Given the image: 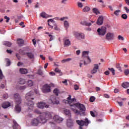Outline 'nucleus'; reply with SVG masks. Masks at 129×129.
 Masks as SVG:
<instances>
[{
  "mask_svg": "<svg viewBox=\"0 0 129 129\" xmlns=\"http://www.w3.org/2000/svg\"><path fill=\"white\" fill-rule=\"evenodd\" d=\"M50 119H53L52 114L49 112H46L43 115H40L36 118L33 119L31 124L34 126H39L41 124H45L48 120Z\"/></svg>",
  "mask_w": 129,
  "mask_h": 129,
  "instance_id": "1",
  "label": "nucleus"
},
{
  "mask_svg": "<svg viewBox=\"0 0 129 129\" xmlns=\"http://www.w3.org/2000/svg\"><path fill=\"white\" fill-rule=\"evenodd\" d=\"M71 109L76 114H81V112L84 113L85 110H86L85 106L80 103H76L74 105H71Z\"/></svg>",
  "mask_w": 129,
  "mask_h": 129,
  "instance_id": "2",
  "label": "nucleus"
},
{
  "mask_svg": "<svg viewBox=\"0 0 129 129\" xmlns=\"http://www.w3.org/2000/svg\"><path fill=\"white\" fill-rule=\"evenodd\" d=\"M34 95V92L32 91L29 92L26 95V98L27 100V106L28 108L30 110H32L34 108V102L31 99H34V98L32 97Z\"/></svg>",
  "mask_w": 129,
  "mask_h": 129,
  "instance_id": "3",
  "label": "nucleus"
},
{
  "mask_svg": "<svg viewBox=\"0 0 129 129\" xmlns=\"http://www.w3.org/2000/svg\"><path fill=\"white\" fill-rule=\"evenodd\" d=\"M14 97L15 99V102L16 105L15 106V111L17 113H20L22 110V108L21 106L19 104L22 103V99H21V96L19 94H14Z\"/></svg>",
  "mask_w": 129,
  "mask_h": 129,
  "instance_id": "4",
  "label": "nucleus"
},
{
  "mask_svg": "<svg viewBox=\"0 0 129 129\" xmlns=\"http://www.w3.org/2000/svg\"><path fill=\"white\" fill-rule=\"evenodd\" d=\"M76 122L77 124H78L79 125H80V126H84V125H85L86 126H87V125H88V124L90 123L91 121L90 120H88V118H86L85 119V120H77Z\"/></svg>",
  "mask_w": 129,
  "mask_h": 129,
  "instance_id": "5",
  "label": "nucleus"
},
{
  "mask_svg": "<svg viewBox=\"0 0 129 129\" xmlns=\"http://www.w3.org/2000/svg\"><path fill=\"white\" fill-rule=\"evenodd\" d=\"M48 100L50 104H53V105H58V104H60V101L54 96H51Z\"/></svg>",
  "mask_w": 129,
  "mask_h": 129,
  "instance_id": "6",
  "label": "nucleus"
},
{
  "mask_svg": "<svg viewBox=\"0 0 129 129\" xmlns=\"http://www.w3.org/2000/svg\"><path fill=\"white\" fill-rule=\"evenodd\" d=\"M41 90L43 93H49L51 92V86L49 84H45L42 86Z\"/></svg>",
  "mask_w": 129,
  "mask_h": 129,
  "instance_id": "7",
  "label": "nucleus"
},
{
  "mask_svg": "<svg viewBox=\"0 0 129 129\" xmlns=\"http://www.w3.org/2000/svg\"><path fill=\"white\" fill-rule=\"evenodd\" d=\"M63 102H64V103H68V104H69V105H70V106L71 107V105H74V104H71V103H72V102H76V99L75 98L71 99V96L69 95V97L67 98V100H64Z\"/></svg>",
  "mask_w": 129,
  "mask_h": 129,
  "instance_id": "8",
  "label": "nucleus"
},
{
  "mask_svg": "<svg viewBox=\"0 0 129 129\" xmlns=\"http://www.w3.org/2000/svg\"><path fill=\"white\" fill-rule=\"evenodd\" d=\"M97 32L99 36L102 37L103 36H104V35H105L106 33V28L102 27L101 28H98L97 30Z\"/></svg>",
  "mask_w": 129,
  "mask_h": 129,
  "instance_id": "9",
  "label": "nucleus"
},
{
  "mask_svg": "<svg viewBox=\"0 0 129 129\" xmlns=\"http://www.w3.org/2000/svg\"><path fill=\"white\" fill-rule=\"evenodd\" d=\"M49 105L46 104L44 102H39L37 103V107L40 109H44V108H49Z\"/></svg>",
  "mask_w": 129,
  "mask_h": 129,
  "instance_id": "10",
  "label": "nucleus"
},
{
  "mask_svg": "<svg viewBox=\"0 0 129 129\" xmlns=\"http://www.w3.org/2000/svg\"><path fill=\"white\" fill-rule=\"evenodd\" d=\"M74 35L78 40H83L85 38V35L82 33L74 32Z\"/></svg>",
  "mask_w": 129,
  "mask_h": 129,
  "instance_id": "11",
  "label": "nucleus"
},
{
  "mask_svg": "<svg viewBox=\"0 0 129 129\" xmlns=\"http://www.w3.org/2000/svg\"><path fill=\"white\" fill-rule=\"evenodd\" d=\"M53 120L55 122H62V120H64V119L63 118L60 117L58 115H54V116L53 117Z\"/></svg>",
  "mask_w": 129,
  "mask_h": 129,
  "instance_id": "12",
  "label": "nucleus"
},
{
  "mask_svg": "<svg viewBox=\"0 0 129 129\" xmlns=\"http://www.w3.org/2000/svg\"><path fill=\"white\" fill-rule=\"evenodd\" d=\"M114 38V34L112 33L109 32L106 35V39L108 41H111V40H113Z\"/></svg>",
  "mask_w": 129,
  "mask_h": 129,
  "instance_id": "13",
  "label": "nucleus"
},
{
  "mask_svg": "<svg viewBox=\"0 0 129 129\" xmlns=\"http://www.w3.org/2000/svg\"><path fill=\"white\" fill-rule=\"evenodd\" d=\"M67 125L68 127H72L74 125V123H73V120L70 118L67 119Z\"/></svg>",
  "mask_w": 129,
  "mask_h": 129,
  "instance_id": "14",
  "label": "nucleus"
},
{
  "mask_svg": "<svg viewBox=\"0 0 129 129\" xmlns=\"http://www.w3.org/2000/svg\"><path fill=\"white\" fill-rule=\"evenodd\" d=\"M48 25L49 26V27L51 28V29H53V28H54L53 26L51 25V23L53 24V25H55V24H56V22L54 21V19H49L48 21Z\"/></svg>",
  "mask_w": 129,
  "mask_h": 129,
  "instance_id": "15",
  "label": "nucleus"
},
{
  "mask_svg": "<svg viewBox=\"0 0 129 129\" xmlns=\"http://www.w3.org/2000/svg\"><path fill=\"white\" fill-rule=\"evenodd\" d=\"M103 24V17L100 16L97 21V25L98 26H101Z\"/></svg>",
  "mask_w": 129,
  "mask_h": 129,
  "instance_id": "16",
  "label": "nucleus"
},
{
  "mask_svg": "<svg viewBox=\"0 0 129 129\" xmlns=\"http://www.w3.org/2000/svg\"><path fill=\"white\" fill-rule=\"evenodd\" d=\"M98 68H99L98 64H94L93 70L91 71V74H95V73L97 72V70H98Z\"/></svg>",
  "mask_w": 129,
  "mask_h": 129,
  "instance_id": "17",
  "label": "nucleus"
},
{
  "mask_svg": "<svg viewBox=\"0 0 129 129\" xmlns=\"http://www.w3.org/2000/svg\"><path fill=\"white\" fill-rule=\"evenodd\" d=\"M40 17H42L43 19H48V18H51L53 17L52 15H48V14H46L45 12H42L40 14Z\"/></svg>",
  "mask_w": 129,
  "mask_h": 129,
  "instance_id": "18",
  "label": "nucleus"
},
{
  "mask_svg": "<svg viewBox=\"0 0 129 129\" xmlns=\"http://www.w3.org/2000/svg\"><path fill=\"white\" fill-rule=\"evenodd\" d=\"M89 54V51H83L82 53L83 57L88 58V60H89V62H91V60L90 59V58L88 57V54Z\"/></svg>",
  "mask_w": 129,
  "mask_h": 129,
  "instance_id": "19",
  "label": "nucleus"
},
{
  "mask_svg": "<svg viewBox=\"0 0 129 129\" xmlns=\"http://www.w3.org/2000/svg\"><path fill=\"white\" fill-rule=\"evenodd\" d=\"M71 45V42L69 39H66L64 41V47H68Z\"/></svg>",
  "mask_w": 129,
  "mask_h": 129,
  "instance_id": "20",
  "label": "nucleus"
},
{
  "mask_svg": "<svg viewBox=\"0 0 129 129\" xmlns=\"http://www.w3.org/2000/svg\"><path fill=\"white\" fill-rule=\"evenodd\" d=\"M13 123L14 125L13 126V129H20L21 128V127L20 126V125L17 123V121L16 120H13Z\"/></svg>",
  "mask_w": 129,
  "mask_h": 129,
  "instance_id": "21",
  "label": "nucleus"
},
{
  "mask_svg": "<svg viewBox=\"0 0 129 129\" xmlns=\"http://www.w3.org/2000/svg\"><path fill=\"white\" fill-rule=\"evenodd\" d=\"M26 55L27 56H28L29 59H35V55H34V53H33V52H27Z\"/></svg>",
  "mask_w": 129,
  "mask_h": 129,
  "instance_id": "22",
  "label": "nucleus"
},
{
  "mask_svg": "<svg viewBox=\"0 0 129 129\" xmlns=\"http://www.w3.org/2000/svg\"><path fill=\"white\" fill-rule=\"evenodd\" d=\"M9 106H11V103L9 102L3 103L2 104V107L3 108H8Z\"/></svg>",
  "mask_w": 129,
  "mask_h": 129,
  "instance_id": "23",
  "label": "nucleus"
},
{
  "mask_svg": "<svg viewBox=\"0 0 129 129\" xmlns=\"http://www.w3.org/2000/svg\"><path fill=\"white\" fill-rule=\"evenodd\" d=\"M19 71L21 74H27V73H28V70L27 69L21 68Z\"/></svg>",
  "mask_w": 129,
  "mask_h": 129,
  "instance_id": "24",
  "label": "nucleus"
},
{
  "mask_svg": "<svg viewBox=\"0 0 129 129\" xmlns=\"http://www.w3.org/2000/svg\"><path fill=\"white\" fill-rule=\"evenodd\" d=\"M123 88H128L129 87V83L127 82H123L121 85Z\"/></svg>",
  "mask_w": 129,
  "mask_h": 129,
  "instance_id": "25",
  "label": "nucleus"
},
{
  "mask_svg": "<svg viewBox=\"0 0 129 129\" xmlns=\"http://www.w3.org/2000/svg\"><path fill=\"white\" fill-rule=\"evenodd\" d=\"M18 41V44L19 45V46H24V40H23V39H18L17 40Z\"/></svg>",
  "mask_w": 129,
  "mask_h": 129,
  "instance_id": "26",
  "label": "nucleus"
},
{
  "mask_svg": "<svg viewBox=\"0 0 129 129\" xmlns=\"http://www.w3.org/2000/svg\"><path fill=\"white\" fill-rule=\"evenodd\" d=\"M64 114H66V115L71 116V113L70 112V110L68 109H66L64 110Z\"/></svg>",
  "mask_w": 129,
  "mask_h": 129,
  "instance_id": "27",
  "label": "nucleus"
},
{
  "mask_svg": "<svg viewBox=\"0 0 129 129\" xmlns=\"http://www.w3.org/2000/svg\"><path fill=\"white\" fill-rule=\"evenodd\" d=\"M64 26L66 30H68L69 28V23L67 21H65L64 23Z\"/></svg>",
  "mask_w": 129,
  "mask_h": 129,
  "instance_id": "28",
  "label": "nucleus"
},
{
  "mask_svg": "<svg viewBox=\"0 0 129 129\" xmlns=\"http://www.w3.org/2000/svg\"><path fill=\"white\" fill-rule=\"evenodd\" d=\"M39 68L40 69H39L38 70V74H39V75H41V76L43 75V71H42V69H43V67L40 66Z\"/></svg>",
  "mask_w": 129,
  "mask_h": 129,
  "instance_id": "29",
  "label": "nucleus"
},
{
  "mask_svg": "<svg viewBox=\"0 0 129 129\" xmlns=\"http://www.w3.org/2000/svg\"><path fill=\"white\" fill-rule=\"evenodd\" d=\"M27 85L28 87H31V86H33L34 83L33 82V81L29 80L28 81Z\"/></svg>",
  "mask_w": 129,
  "mask_h": 129,
  "instance_id": "30",
  "label": "nucleus"
},
{
  "mask_svg": "<svg viewBox=\"0 0 129 129\" xmlns=\"http://www.w3.org/2000/svg\"><path fill=\"white\" fill-rule=\"evenodd\" d=\"M54 72L56 73H59V75L61 76V75H62V73L61 72V70H59V69H58L57 68H55L54 70Z\"/></svg>",
  "mask_w": 129,
  "mask_h": 129,
  "instance_id": "31",
  "label": "nucleus"
},
{
  "mask_svg": "<svg viewBox=\"0 0 129 129\" xmlns=\"http://www.w3.org/2000/svg\"><path fill=\"white\" fill-rule=\"evenodd\" d=\"M53 93H54V94H55L56 96H58V95H59V93H60V91L57 89H55L53 90Z\"/></svg>",
  "mask_w": 129,
  "mask_h": 129,
  "instance_id": "32",
  "label": "nucleus"
},
{
  "mask_svg": "<svg viewBox=\"0 0 129 129\" xmlns=\"http://www.w3.org/2000/svg\"><path fill=\"white\" fill-rule=\"evenodd\" d=\"M4 45H5V46H7L8 47H11L12 46V43L9 41H5L4 43Z\"/></svg>",
  "mask_w": 129,
  "mask_h": 129,
  "instance_id": "33",
  "label": "nucleus"
},
{
  "mask_svg": "<svg viewBox=\"0 0 129 129\" xmlns=\"http://www.w3.org/2000/svg\"><path fill=\"white\" fill-rule=\"evenodd\" d=\"M109 71H110L113 75H115V70L113 68H108V69Z\"/></svg>",
  "mask_w": 129,
  "mask_h": 129,
  "instance_id": "34",
  "label": "nucleus"
},
{
  "mask_svg": "<svg viewBox=\"0 0 129 129\" xmlns=\"http://www.w3.org/2000/svg\"><path fill=\"white\" fill-rule=\"evenodd\" d=\"M71 60H72V58H69L67 59H64L62 60H61L62 63H65L66 62H69L70 61H71Z\"/></svg>",
  "mask_w": 129,
  "mask_h": 129,
  "instance_id": "35",
  "label": "nucleus"
},
{
  "mask_svg": "<svg viewBox=\"0 0 129 129\" xmlns=\"http://www.w3.org/2000/svg\"><path fill=\"white\" fill-rule=\"evenodd\" d=\"M93 13H94V14H96V15H98V14H100L99 11L96 8L93 9Z\"/></svg>",
  "mask_w": 129,
  "mask_h": 129,
  "instance_id": "36",
  "label": "nucleus"
},
{
  "mask_svg": "<svg viewBox=\"0 0 129 129\" xmlns=\"http://www.w3.org/2000/svg\"><path fill=\"white\" fill-rule=\"evenodd\" d=\"M5 61L6 62L7 66H10L11 65V60L9 58H6Z\"/></svg>",
  "mask_w": 129,
  "mask_h": 129,
  "instance_id": "37",
  "label": "nucleus"
},
{
  "mask_svg": "<svg viewBox=\"0 0 129 129\" xmlns=\"http://www.w3.org/2000/svg\"><path fill=\"white\" fill-rule=\"evenodd\" d=\"M90 11V8L88 7H86L83 9V12H87Z\"/></svg>",
  "mask_w": 129,
  "mask_h": 129,
  "instance_id": "38",
  "label": "nucleus"
},
{
  "mask_svg": "<svg viewBox=\"0 0 129 129\" xmlns=\"http://www.w3.org/2000/svg\"><path fill=\"white\" fill-rule=\"evenodd\" d=\"M5 78V76H4V75L3 74V72L2 71V70L0 69V79H4Z\"/></svg>",
  "mask_w": 129,
  "mask_h": 129,
  "instance_id": "39",
  "label": "nucleus"
},
{
  "mask_svg": "<svg viewBox=\"0 0 129 129\" xmlns=\"http://www.w3.org/2000/svg\"><path fill=\"white\" fill-rule=\"evenodd\" d=\"M119 13H120V10H118L114 12V14L115 15V16H118V15H119Z\"/></svg>",
  "mask_w": 129,
  "mask_h": 129,
  "instance_id": "40",
  "label": "nucleus"
},
{
  "mask_svg": "<svg viewBox=\"0 0 129 129\" xmlns=\"http://www.w3.org/2000/svg\"><path fill=\"white\" fill-rule=\"evenodd\" d=\"M121 18L124 20H126L127 19V15L126 14H123L121 15Z\"/></svg>",
  "mask_w": 129,
  "mask_h": 129,
  "instance_id": "41",
  "label": "nucleus"
},
{
  "mask_svg": "<svg viewBox=\"0 0 129 129\" xmlns=\"http://www.w3.org/2000/svg\"><path fill=\"white\" fill-rule=\"evenodd\" d=\"M124 73L125 75H128L129 74V69H127L124 70Z\"/></svg>",
  "mask_w": 129,
  "mask_h": 129,
  "instance_id": "42",
  "label": "nucleus"
},
{
  "mask_svg": "<svg viewBox=\"0 0 129 129\" xmlns=\"http://www.w3.org/2000/svg\"><path fill=\"white\" fill-rule=\"evenodd\" d=\"M95 100V97L92 96L90 97V102H93V101H94Z\"/></svg>",
  "mask_w": 129,
  "mask_h": 129,
  "instance_id": "43",
  "label": "nucleus"
},
{
  "mask_svg": "<svg viewBox=\"0 0 129 129\" xmlns=\"http://www.w3.org/2000/svg\"><path fill=\"white\" fill-rule=\"evenodd\" d=\"M34 112L35 113H37V114H41L42 113V112H41V111L38 110V109H36L34 110Z\"/></svg>",
  "mask_w": 129,
  "mask_h": 129,
  "instance_id": "44",
  "label": "nucleus"
},
{
  "mask_svg": "<svg viewBox=\"0 0 129 129\" xmlns=\"http://www.w3.org/2000/svg\"><path fill=\"white\" fill-rule=\"evenodd\" d=\"M118 40H121V41H123V40H124V38H123V37L121 36V35H119L118 36Z\"/></svg>",
  "mask_w": 129,
  "mask_h": 129,
  "instance_id": "45",
  "label": "nucleus"
},
{
  "mask_svg": "<svg viewBox=\"0 0 129 129\" xmlns=\"http://www.w3.org/2000/svg\"><path fill=\"white\" fill-rule=\"evenodd\" d=\"M116 68L119 71H121V67H120V64H117Z\"/></svg>",
  "mask_w": 129,
  "mask_h": 129,
  "instance_id": "46",
  "label": "nucleus"
},
{
  "mask_svg": "<svg viewBox=\"0 0 129 129\" xmlns=\"http://www.w3.org/2000/svg\"><path fill=\"white\" fill-rule=\"evenodd\" d=\"M8 97H9V95L8 94L6 93L4 94L3 98H4V99H7Z\"/></svg>",
  "mask_w": 129,
  "mask_h": 129,
  "instance_id": "47",
  "label": "nucleus"
},
{
  "mask_svg": "<svg viewBox=\"0 0 129 129\" xmlns=\"http://www.w3.org/2000/svg\"><path fill=\"white\" fill-rule=\"evenodd\" d=\"M19 84H25V80L21 79L19 82Z\"/></svg>",
  "mask_w": 129,
  "mask_h": 129,
  "instance_id": "48",
  "label": "nucleus"
},
{
  "mask_svg": "<svg viewBox=\"0 0 129 129\" xmlns=\"http://www.w3.org/2000/svg\"><path fill=\"white\" fill-rule=\"evenodd\" d=\"M78 6L79 8H83V5H82V3L81 2H78Z\"/></svg>",
  "mask_w": 129,
  "mask_h": 129,
  "instance_id": "49",
  "label": "nucleus"
},
{
  "mask_svg": "<svg viewBox=\"0 0 129 129\" xmlns=\"http://www.w3.org/2000/svg\"><path fill=\"white\" fill-rule=\"evenodd\" d=\"M80 24L81 25H83V26H86V21H81L80 22Z\"/></svg>",
  "mask_w": 129,
  "mask_h": 129,
  "instance_id": "50",
  "label": "nucleus"
},
{
  "mask_svg": "<svg viewBox=\"0 0 129 129\" xmlns=\"http://www.w3.org/2000/svg\"><path fill=\"white\" fill-rule=\"evenodd\" d=\"M74 89L75 90H78L79 89V86L77 85H74Z\"/></svg>",
  "mask_w": 129,
  "mask_h": 129,
  "instance_id": "51",
  "label": "nucleus"
},
{
  "mask_svg": "<svg viewBox=\"0 0 129 129\" xmlns=\"http://www.w3.org/2000/svg\"><path fill=\"white\" fill-rule=\"evenodd\" d=\"M49 37H50V39H49V41H53V36L51 35V34H49Z\"/></svg>",
  "mask_w": 129,
  "mask_h": 129,
  "instance_id": "52",
  "label": "nucleus"
},
{
  "mask_svg": "<svg viewBox=\"0 0 129 129\" xmlns=\"http://www.w3.org/2000/svg\"><path fill=\"white\" fill-rule=\"evenodd\" d=\"M5 19H6V23H9L10 21V18L8 17L7 16H5Z\"/></svg>",
  "mask_w": 129,
  "mask_h": 129,
  "instance_id": "53",
  "label": "nucleus"
},
{
  "mask_svg": "<svg viewBox=\"0 0 129 129\" xmlns=\"http://www.w3.org/2000/svg\"><path fill=\"white\" fill-rule=\"evenodd\" d=\"M53 26L54 27V30H55V31H58V27H57V24H53Z\"/></svg>",
  "mask_w": 129,
  "mask_h": 129,
  "instance_id": "54",
  "label": "nucleus"
},
{
  "mask_svg": "<svg viewBox=\"0 0 129 129\" xmlns=\"http://www.w3.org/2000/svg\"><path fill=\"white\" fill-rule=\"evenodd\" d=\"M90 113H91V115H92L93 117H95V114L94 113V112H93V111H91Z\"/></svg>",
  "mask_w": 129,
  "mask_h": 129,
  "instance_id": "55",
  "label": "nucleus"
},
{
  "mask_svg": "<svg viewBox=\"0 0 129 129\" xmlns=\"http://www.w3.org/2000/svg\"><path fill=\"white\" fill-rule=\"evenodd\" d=\"M86 26H87L88 27H90V26H91V23L90 22L88 23L86 21Z\"/></svg>",
  "mask_w": 129,
  "mask_h": 129,
  "instance_id": "56",
  "label": "nucleus"
},
{
  "mask_svg": "<svg viewBox=\"0 0 129 129\" xmlns=\"http://www.w3.org/2000/svg\"><path fill=\"white\" fill-rule=\"evenodd\" d=\"M49 75H50L51 76H54L55 73H54V72H50L49 73Z\"/></svg>",
  "mask_w": 129,
  "mask_h": 129,
  "instance_id": "57",
  "label": "nucleus"
},
{
  "mask_svg": "<svg viewBox=\"0 0 129 129\" xmlns=\"http://www.w3.org/2000/svg\"><path fill=\"white\" fill-rule=\"evenodd\" d=\"M105 75H109V71H106L104 72Z\"/></svg>",
  "mask_w": 129,
  "mask_h": 129,
  "instance_id": "58",
  "label": "nucleus"
},
{
  "mask_svg": "<svg viewBox=\"0 0 129 129\" xmlns=\"http://www.w3.org/2000/svg\"><path fill=\"white\" fill-rule=\"evenodd\" d=\"M104 97H105V98H109V95H108V94H104Z\"/></svg>",
  "mask_w": 129,
  "mask_h": 129,
  "instance_id": "59",
  "label": "nucleus"
},
{
  "mask_svg": "<svg viewBox=\"0 0 129 129\" xmlns=\"http://www.w3.org/2000/svg\"><path fill=\"white\" fill-rule=\"evenodd\" d=\"M124 10H125V11H126V13H129V9H127V7H125Z\"/></svg>",
  "mask_w": 129,
  "mask_h": 129,
  "instance_id": "60",
  "label": "nucleus"
},
{
  "mask_svg": "<svg viewBox=\"0 0 129 129\" xmlns=\"http://www.w3.org/2000/svg\"><path fill=\"white\" fill-rule=\"evenodd\" d=\"M26 87L25 86H22L20 87V89L23 90V89H26Z\"/></svg>",
  "mask_w": 129,
  "mask_h": 129,
  "instance_id": "61",
  "label": "nucleus"
},
{
  "mask_svg": "<svg viewBox=\"0 0 129 129\" xmlns=\"http://www.w3.org/2000/svg\"><path fill=\"white\" fill-rule=\"evenodd\" d=\"M117 103L119 104V106H122V102L117 101Z\"/></svg>",
  "mask_w": 129,
  "mask_h": 129,
  "instance_id": "62",
  "label": "nucleus"
},
{
  "mask_svg": "<svg viewBox=\"0 0 129 129\" xmlns=\"http://www.w3.org/2000/svg\"><path fill=\"white\" fill-rule=\"evenodd\" d=\"M81 53L80 50H78L76 51L77 55H80Z\"/></svg>",
  "mask_w": 129,
  "mask_h": 129,
  "instance_id": "63",
  "label": "nucleus"
},
{
  "mask_svg": "<svg viewBox=\"0 0 129 129\" xmlns=\"http://www.w3.org/2000/svg\"><path fill=\"white\" fill-rule=\"evenodd\" d=\"M125 3L127 6H129V0H125Z\"/></svg>",
  "mask_w": 129,
  "mask_h": 129,
  "instance_id": "64",
  "label": "nucleus"
}]
</instances>
